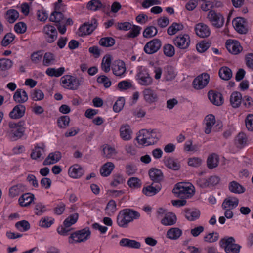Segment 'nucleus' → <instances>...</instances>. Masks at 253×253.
I'll list each match as a JSON object with an SVG mask.
<instances>
[{
  "label": "nucleus",
  "mask_w": 253,
  "mask_h": 253,
  "mask_svg": "<svg viewBox=\"0 0 253 253\" xmlns=\"http://www.w3.org/2000/svg\"><path fill=\"white\" fill-rule=\"evenodd\" d=\"M139 217L140 214L137 211L130 209H124L118 213L117 223L120 227L126 228L129 223L134 219H138Z\"/></svg>",
  "instance_id": "obj_1"
},
{
  "label": "nucleus",
  "mask_w": 253,
  "mask_h": 253,
  "mask_svg": "<svg viewBox=\"0 0 253 253\" xmlns=\"http://www.w3.org/2000/svg\"><path fill=\"white\" fill-rule=\"evenodd\" d=\"M137 142L143 145L149 146L156 143L159 140V137L155 129H142L136 137Z\"/></svg>",
  "instance_id": "obj_2"
},
{
  "label": "nucleus",
  "mask_w": 253,
  "mask_h": 253,
  "mask_svg": "<svg viewBox=\"0 0 253 253\" xmlns=\"http://www.w3.org/2000/svg\"><path fill=\"white\" fill-rule=\"evenodd\" d=\"M83 82L82 78L78 79L75 77L69 75H66L60 79L62 86L67 89L76 90Z\"/></svg>",
  "instance_id": "obj_3"
},
{
  "label": "nucleus",
  "mask_w": 253,
  "mask_h": 253,
  "mask_svg": "<svg viewBox=\"0 0 253 253\" xmlns=\"http://www.w3.org/2000/svg\"><path fill=\"white\" fill-rule=\"evenodd\" d=\"M220 247L224 249L226 253H239L241 246L235 244L233 237H225L219 241Z\"/></svg>",
  "instance_id": "obj_4"
},
{
  "label": "nucleus",
  "mask_w": 253,
  "mask_h": 253,
  "mask_svg": "<svg viewBox=\"0 0 253 253\" xmlns=\"http://www.w3.org/2000/svg\"><path fill=\"white\" fill-rule=\"evenodd\" d=\"M172 192L180 198L187 199L191 197L193 194V190L183 183H178L175 185Z\"/></svg>",
  "instance_id": "obj_5"
},
{
  "label": "nucleus",
  "mask_w": 253,
  "mask_h": 253,
  "mask_svg": "<svg viewBox=\"0 0 253 253\" xmlns=\"http://www.w3.org/2000/svg\"><path fill=\"white\" fill-rule=\"evenodd\" d=\"M98 22L95 18H92L88 22L84 23L78 30V34L81 37H84L91 34L97 27Z\"/></svg>",
  "instance_id": "obj_6"
},
{
  "label": "nucleus",
  "mask_w": 253,
  "mask_h": 253,
  "mask_svg": "<svg viewBox=\"0 0 253 253\" xmlns=\"http://www.w3.org/2000/svg\"><path fill=\"white\" fill-rule=\"evenodd\" d=\"M207 18L211 25L216 28H220L224 25V18L223 16L214 10H210L207 14Z\"/></svg>",
  "instance_id": "obj_7"
},
{
  "label": "nucleus",
  "mask_w": 253,
  "mask_h": 253,
  "mask_svg": "<svg viewBox=\"0 0 253 253\" xmlns=\"http://www.w3.org/2000/svg\"><path fill=\"white\" fill-rule=\"evenodd\" d=\"M174 45L180 49H187L190 44V38L188 34H180L173 40Z\"/></svg>",
  "instance_id": "obj_8"
},
{
  "label": "nucleus",
  "mask_w": 253,
  "mask_h": 253,
  "mask_svg": "<svg viewBox=\"0 0 253 253\" xmlns=\"http://www.w3.org/2000/svg\"><path fill=\"white\" fill-rule=\"evenodd\" d=\"M162 42L158 39H154L148 42L144 47V52L148 54L157 52L161 48Z\"/></svg>",
  "instance_id": "obj_9"
},
{
  "label": "nucleus",
  "mask_w": 253,
  "mask_h": 253,
  "mask_svg": "<svg viewBox=\"0 0 253 253\" xmlns=\"http://www.w3.org/2000/svg\"><path fill=\"white\" fill-rule=\"evenodd\" d=\"M210 76L207 73H203L194 79L192 84L196 89L204 88L209 82Z\"/></svg>",
  "instance_id": "obj_10"
},
{
  "label": "nucleus",
  "mask_w": 253,
  "mask_h": 253,
  "mask_svg": "<svg viewBox=\"0 0 253 253\" xmlns=\"http://www.w3.org/2000/svg\"><path fill=\"white\" fill-rule=\"evenodd\" d=\"M90 235V231L88 228H85L71 234V238L75 242H84L87 240Z\"/></svg>",
  "instance_id": "obj_11"
},
{
  "label": "nucleus",
  "mask_w": 253,
  "mask_h": 253,
  "mask_svg": "<svg viewBox=\"0 0 253 253\" xmlns=\"http://www.w3.org/2000/svg\"><path fill=\"white\" fill-rule=\"evenodd\" d=\"M136 77L138 83L141 85L148 86L151 85L153 82V79L146 69L140 70Z\"/></svg>",
  "instance_id": "obj_12"
},
{
  "label": "nucleus",
  "mask_w": 253,
  "mask_h": 253,
  "mask_svg": "<svg viewBox=\"0 0 253 253\" xmlns=\"http://www.w3.org/2000/svg\"><path fill=\"white\" fill-rule=\"evenodd\" d=\"M194 30L196 35L202 38L208 37L211 34V30L209 26L203 23L196 24Z\"/></svg>",
  "instance_id": "obj_13"
},
{
  "label": "nucleus",
  "mask_w": 253,
  "mask_h": 253,
  "mask_svg": "<svg viewBox=\"0 0 253 253\" xmlns=\"http://www.w3.org/2000/svg\"><path fill=\"white\" fill-rule=\"evenodd\" d=\"M112 70L115 76L122 77L126 71L125 62L121 60L115 61L112 64Z\"/></svg>",
  "instance_id": "obj_14"
},
{
  "label": "nucleus",
  "mask_w": 253,
  "mask_h": 253,
  "mask_svg": "<svg viewBox=\"0 0 253 253\" xmlns=\"http://www.w3.org/2000/svg\"><path fill=\"white\" fill-rule=\"evenodd\" d=\"M246 20L242 17H237L233 21V24L236 31L241 34H246L248 28L246 27Z\"/></svg>",
  "instance_id": "obj_15"
},
{
  "label": "nucleus",
  "mask_w": 253,
  "mask_h": 253,
  "mask_svg": "<svg viewBox=\"0 0 253 253\" xmlns=\"http://www.w3.org/2000/svg\"><path fill=\"white\" fill-rule=\"evenodd\" d=\"M25 106L22 104H18L14 107L9 113V116L12 119H18L22 118L25 114Z\"/></svg>",
  "instance_id": "obj_16"
},
{
  "label": "nucleus",
  "mask_w": 253,
  "mask_h": 253,
  "mask_svg": "<svg viewBox=\"0 0 253 253\" xmlns=\"http://www.w3.org/2000/svg\"><path fill=\"white\" fill-rule=\"evenodd\" d=\"M142 93L145 101L149 104L155 102L158 99V96L156 91L151 88H145Z\"/></svg>",
  "instance_id": "obj_17"
},
{
  "label": "nucleus",
  "mask_w": 253,
  "mask_h": 253,
  "mask_svg": "<svg viewBox=\"0 0 253 253\" xmlns=\"http://www.w3.org/2000/svg\"><path fill=\"white\" fill-rule=\"evenodd\" d=\"M226 48L231 53L236 55L242 50L239 42L236 40H228L226 42Z\"/></svg>",
  "instance_id": "obj_18"
},
{
  "label": "nucleus",
  "mask_w": 253,
  "mask_h": 253,
  "mask_svg": "<svg viewBox=\"0 0 253 253\" xmlns=\"http://www.w3.org/2000/svg\"><path fill=\"white\" fill-rule=\"evenodd\" d=\"M163 162L166 167L173 170H178L181 167L178 160L172 157H165Z\"/></svg>",
  "instance_id": "obj_19"
},
{
  "label": "nucleus",
  "mask_w": 253,
  "mask_h": 253,
  "mask_svg": "<svg viewBox=\"0 0 253 253\" xmlns=\"http://www.w3.org/2000/svg\"><path fill=\"white\" fill-rule=\"evenodd\" d=\"M208 97L210 101L216 106H220L223 103V98L220 92L211 90L208 92Z\"/></svg>",
  "instance_id": "obj_20"
},
{
  "label": "nucleus",
  "mask_w": 253,
  "mask_h": 253,
  "mask_svg": "<svg viewBox=\"0 0 253 253\" xmlns=\"http://www.w3.org/2000/svg\"><path fill=\"white\" fill-rule=\"evenodd\" d=\"M28 99L26 91L22 89H18L13 95V100L19 104L26 102Z\"/></svg>",
  "instance_id": "obj_21"
},
{
  "label": "nucleus",
  "mask_w": 253,
  "mask_h": 253,
  "mask_svg": "<svg viewBox=\"0 0 253 253\" xmlns=\"http://www.w3.org/2000/svg\"><path fill=\"white\" fill-rule=\"evenodd\" d=\"M153 184L152 183L150 185L143 187L142 190L143 194L147 196H152L158 193L161 189V185L157 184L153 186Z\"/></svg>",
  "instance_id": "obj_22"
},
{
  "label": "nucleus",
  "mask_w": 253,
  "mask_h": 253,
  "mask_svg": "<svg viewBox=\"0 0 253 253\" xmlns=\"http://www.w3.org/2000/svg\"><path fill=\"white\" fill-rule=\"evenodd\" d=\"M149 175L150 179L156 183H159L164 178L162 171L156 168H151L149 171Z\"/></svg>",
  "instance_id": "obj_23"
},
{
  "label": "nucleus",
  "mask_w": 253,
  "mask_h": 253,
  "mask_svg": "<svg viewBox=\"0 0 253 253\" xmlns=\"http://www.w3.org/2000/svg\"><path fill=\"white\" fill-rule=\"evenodd\" d=\"M239 203L238 198L234 197H228L226 198L222 204V208L223 209H233L236 208Z\"/></svg>",
  "instance_id": "obj_24"
},
{
  "label": "nucleus",
  "mask_w": 253,
  "mask_h": 253,
  "mask_svg": "<svg viewBox=\"0 0 253 253\" xmlns=\"http://www.w3.org/2000/svg\"><path fill=\"white\" fill-rule=\"evenodd\" d=\"M176 220L177 218L175 214L169 212L165 214V216L161 220V223L165 226H171L176 223Z\"/></svg>",
  "instance_id": "obj_25"
},
{
  "label": "nucleus",
  "mask_w": 253,
  "mask_h": 253,
  "mask_svg": "<svg viewBox=\"0 0 253 253\" xmlns=\"http://www.w3.org/2000/svg\"><path fill=\"white\" fill-rule=\"evenodd\" d=\"M64 19V15L62 13L59 11V5L55 4V10L53 12L50 16L49 20L50 21L54 22L56 24H60Z\"/></svg>",
  "instance_id": "obj_26"
},
{
  "label": "nucleus",
  "mask_w": 253,
  "mask_h": 253,
  "mask_svg": "<svg viewBox=\"0 0 253 253\" xmlns=\"http://www.w3.org/2000/svg\"><path fill=\"white\" fill-rule=\"evenodd\" d=\"M119 244L121 246L135 249H139L141 246V244L140 242L127 238L122 239L120 240Z\"/></svg>",
  "instance_id": "obj_27"
},
{
  "label": "nucleus",
  "mask_w": 253,
  "mask_h": 253,
  "mask_svg": "<svg viewBox=\"0 0 253 253\" xmlns=\"http://www.w3.org/2000/svg\"><path fill=\"white\" fill-rule=\"evenodd\" d=\"M242 96L241 93L238 91H234L231 94L230 102L233 108L239 107L242 102Z\"/></svg>",
  "instance_id": "obj_28"
},
{
  "label": "nucleus",
  "mask_w": 253,
  "mask_h": 253,
  "mask_svg": "<svg viewBox=\"0 0 253 253\" xmlns=\"http://www.w3.org/2000/svg\"><path fill=\"white\" fill-rule=\"evenodd\" d=\"M120 136L124 140H129L131 138L132 131L128 125L121 126L120 128Z\"/></svg>",
  "instance_id": "obj_29"
},
{
  "label": "nucleus",
  "mask_w": 253,
  "mask_h": 253,
  "mask_svg": "<svg viewBox=\"0 0 253 253\" xmlns=\"http://www.w3.org/2000/svg\"><path fill=\"white\" fill-rule=\"evenodd\" d=\"M219 160V157L217 154L212 153L210 155L207 160L208 168L210 169H212L217 167L218 165Z\"/></svg>",
  "instance_id": "obj_30"
},
{
  "label": "nucleus",
  "mask_w": 253,
  "mask_h": 253,
  "mask_svg": "<svg viewBox=\"0 0 253 253\" xmlns=\"http://www.w3.org/2000/svg\"><path fill=\"white\" fill-rule=\"evenodd\" d=\"M68 172L71 177L74 178H78L83 175L84 170L81 166L76 165L73 167L70 168Z\"/></svg>",
  "instance_id": "obj_31"
},
{
  "label": "nucleus",
  "mask_w": 253,
  "mask_h": 253,
  "mask_svg": "<svg viewBox=\"0 0 253 253\" xmlns=\"http://www.w3.org/2000/svg\"><path fill=\"white\" fill-rule=\"evenodd\" d=\"M25 188L22 184L19 183L10 187L9 190V196L14 198L23 192Z\"/></svg>",
  "instance_id": "obj_32"
},
{
  "label": "nucleus",
  "mask_w": 253,
  "mask_h": 253,
  "mask_svg": "<svg viewBox=\"0 0 253 253\" xmlns=\"http://www.w3.org/2000/svg\"><path fill=\"white\" fill-rule=\"evenodd\" d=\"M34 196L31 193H25L19 198V204L21 206L26 207L29 206L34 200Z\"/></svg>",
  "instance_id": "obj_33"
},
{
  "label": "nucleus",
  "mask_w": 253,
  "mask_h": 253,
  "mask_svg": "<svg viewBox=\"0 0 253 253\" xmlns=\"http://www.w3.org/2000/svg\"><path fill=\"white\" fill-rule=\"evenodd\" d=\"M200 215V212L197 209L185 210V217L189 221H194L198 219Z\"/></svg>",
  "instance_id": "obj_34"
},
{
  "label": "nucleus",
  "mask_w": 253,
  "mask_h": 253,
  "mask_svg": "<svg viewBox=\"0 0 253 253\" xmlns=\"http://www.w3.org/2000/svg\"><path fill=\"white\" fill-rule=\"evenodd\" d=\"M115 166L112 162H107L100 168V174L103 177L109 176L114 169Z\"/></svg>",
  "instance_id": "obj_35"
},
{
  "label": "nucleus",
  "mask_w": 253,
  "mask_h": 253,
  "mask_svg": "<svg viewBox=\"0 0 253 253\" xmlns=\"http://www.w3.org/2000/svg\"><path fill=\"white\" fill-rule=\"evenodd\" d=\"M206 127L205 132L206 134L211 133L213 125L215 123V117L212 114L207 115L205 119Z\"/></svg>",
  "instance_id": "obj_36"
},
{
  "label": "nucleus",
  "mask_w": 253,
  "mask_h": 253,
  "mask_svg": "<svg viewBox=\"0 0 253 253\" xmlns=\"http://www.w3.org/2000/svg\"><path fill=\"white\" fill-rule=\"evenodd\" d=\"M19 16V12L16 10L12 9L8 10L6 12L4 17L9 23H13L18 18Z\"/></svg>",
  "instance_id": "obj_37"
},
{
  "label": "nucleus",
  "mask_w": 253,
  "mask_h": 253,
  "mask_svg": "<svg viewBox=\"0 0 253 253\" xmlns=\"http://www.w3.org/2000/svg\"><path fill=\"white\" fill-rule=\"evenodd\" d=\"M181 229L177 227H172L169 229L167 232V237L171 240H177L182 235Z\"/></svg>",
  "instance_id": "obj_38"
},
{
  "label": "nucleus",
  "mask_w": 253,
  "mask_h": 253,
  "mask_svg": "<svg viewBox=\"0 0 253 253\" xmlns=\"http://www.w3.org/2000/svg\"><path fill=\"white\" fill-rule=\"evenodd\" d=\"M229 190L234 193H243L245 192V188L235 181H231L228 186Z\"/></svg>",
  "instance_id": "obj_39"
},
{
  "label": "nucleus",
  "mask_w": 253,
  "mask_h": 253,
  "mask_svg": "<svg viewBox=\"0 0 253 253\" xmlns=\"http://www.w3.org/2000/svg\"><path fill=\"white\" fill-rule=\"evenodd\" d=\"M219 76L223 80L228 81L232 77V72L228 67H222L219 70Z\"/></svg>",
  "instance_id": "obj_40"
},
{
  "label": "nucleus",
  "mask_w": 253,
  "mask_h": 253,
  "mask_svg": "<svg viewBox=\"0 0 253 253\" xmlns=\"http://www.w3.org/2000/svg\"><path fill=\"white\" fill-rule=\"evenodd\" d=\"M247 142L246 135L243 132H240L235 139V143L238 148H242L246 145Z\"/></svg>",
  "instance_id": "obj_41"
},
{
  "label": "nucleus",
  "mask_w": 253,
  "mask_h": 253,
  "mask_svg": "<svg viewBox=\"0 0 253 253\" xmlns=\"http://www.w3.org/2000/svg\"><path fill=\"white\" fill-rule=\"evenodd\" d=\"M158 33L156 27L150 26L147 27L143 32V36L145 38H151L155 36Z\"/></svg>",
  "instance_id": "obj_42"
},
{
  "label": "nucleus",
  "mask_w": 253,
  "mask_h": 253,
  "mask_svg": "<svg viewBox=\"0 0 253 253\" xmlns=\"http://www.w3.org/2000/svg\"><path fill=\"white\" fill-rule=\"evenodd\" d=\"M184 26L181 23H173L167 29V33L169 35H173L178 31L183 30Z\"/></svg>",
  "instance_id": "obj_43"
},
{
  "label": "nucleus",
  "mask_w": 253,
  "mask_h": 253,
  "mask_svg": "<svg viewBox=\"0 0 253 253\" xmlns=\"http://www.w3.org/2000/svg\"><path fill=\"white\" fill-rule=\"evenodd\" d=\"M164 75L167 81H171L174 79L176 74L173 67L167 65L164 68Z\"/></svg>",
  "instance_id": "obj_44"
},
{
  "label": "nucleus",
  "mask_w": 253,
  "mask_h": 253,
  "mask_svg": "<svg viewBox=\"0 0 253 253\" xmlns=\"http://www.w3.org/2000/svg\"><path fill=\"white\" fill-rule=\"evenodd\" d=\"M115 39L111 37L102 38L99 41V44L105 47L113 46L115 44Z\"/></svg>",
  "instance_id": "obj_45"
},
{
  "label": "nucleus",
  "mask_w": 253,
  "mask_h": 253,
  "mask_svg": "<svg viewBox=\"0 0 253 253\" xmlns=\"http://www.w3.org/2000/svg\"><path fill=\"white\" fill-rule=\"evenodd\" d=\"M111 56L110 55H105L102 59L101 68L105 72H109L110 70Z\"/></svg>",
  "instance_id": "obj_46"
},
{
  "label": "nucleus",
  "mask_w": 253,
  "mask_h": 253,
  "mask_svg": "<svg viewBox=\"0 0 253 253\" xmlns=\"http://www.w3.org/2000/svg\"><path fill=\"white\" fill-rule=\"evenodd\" d=\"M105 210L107 215L111 216L114 214L117 210L115 201L110 200L107 203Z\"/></svg>",
  "instance_id": "obj_47"
},
{
  "label": "nucleus",
  "mask_w": 253,
  "mask_h": 253,
  "mask_svg": "<svg viewBox=\"0 0 253 253\" xmlns=\"http://www.w3.org/2000/svg\"><path fill=\"white\" fill-rule=\"evenodd\" d=\"M61 153L59 151L49 153L48 154V165L56 163L61 159Z\"/></svg>",
  "instance_id": "obj_48"
},
{
  "label": "nucleus",
  "mask_w": 253,
  "mask_h": 253,
  "mask_svg": "<svg viewBox=\"0 0 253 253\" xmlns=\"http://www.w3.org/2000/svg\"><path fill=\"white\" fill-rule=\"evenodd\" d=\"M65 72V68L61 67L58 69L48 68V76L58 77L62 75Z\"/></svg>",
  "instance_id": "obj_49"
},
{
  "label": "nucleus",
  "mask_w": 253,
  "mask_h": 253,
  "mask_svg": "<svg viewBox=\"0 0 253 253\" xmlns=\"http://www.w3.org/2000/svg\"><path fill=\"white\" fill-rule=\"evenodd\" d=\"M15 227L21 232H25L30 228V224L27 221L23 220L17 222Z\"/></svg>",
  "instance_id": "obj_50"
},
{
  "label": "nucleus",
  "mask_w": 253,
  "mask_h": 253,
  "mask_svg": "<svg viewBox=\"0 0 253 253\" xmlns=\"http://www.w3.org/2000/svg\"><path fill=\"white\" fill-rule=\"evenodd\" d=\"M103 6V4L99 0H92L87 5V8L91 10L96 11Z\"/></svg>",
  "instance_id": "obj_51"
},
{
  "label": "nucleus",
  "mask_w": 253,
  "mask_h": 253,
  "mask_svg": "<svg viewBox=\"0 0 253 253\" xmlns=\"http://www.w3.org/2000/svg\"><path fill=\"white\" fill-rule=\"evenodd\" d=\"M163 51L164 54L169 57H171L174 56L175 54L174 47L170 44H166L164 45Z\"/></svg>",
  "instance_id": "obj_52"
},
{
  "label": "nucleus",
  "mask_w": 253,
  "mask_h": 253,
  "mask_svg": "<svg viewBox=\"0 0 253 253\" xmlns=\"http://www.w3.org/2000/svg\"><path fill=\"white\" fill-rule=\"evenodd\" d=\"M25 131V127L23 125L18 126L15 130H13L11 131V137L14 140L20 138L24 134Z\"/></svg>",
  "instance_id": "obj_53"
},
{
  "label": "nucleus",
  "mask_w": 253,
  "mask_h": 253,
  "mask_svg": "<svg viewBox=\"0 0 253 253\" xmlns=\"http://www.w3.org/2000/svg\"><path fill=\"white\" fill-rule=\"evenodd\" d=\"M13 65V62L7 58L0 59V71H5L10 69Z\"/></svg>",
  "instance_id": "obj_54"
},
{
  "label": "nucleus",
  "mask_w": 253,
  "mask_h": 253,
  "mask_svg": "<svg viewBox=\"0 0 253 253\" xmlns=\"http://www.w3.org/2000/svg\"><path fill=\"white\" fill-rule=\"evenodd\" d=\"M79 217V214L77 213L72 214L69 216L64 221V225H67V227H70L74 224Z\"/></svg>",
  "instance_id": "obj_55"
},
{
  "label": "nucleus",
  "mask_w": 253,
  "mask_h": 253,
  "mask_svg": "<svg viewBox=\"0 0 253 253\" xmlns=\"http://www.w3.org/2000/svg\"><path fill=\"white\" fill-rule=\"evenodd\" d=\"M31 98L34 101L42 100L44 97L43 92L39 89L33 90L30 93Z\"/></svg>",
  "instance_id": "obj_56"
},
{
  "label": "nucleus",
  "mask_w": 253,
  "mask_h": 253,
  "mask_svg": "<svg viewBox=\"0 0 253 253\" xmlns=\"http://www.w3.org/2000/svg\"><path fill=\"white\" fill-rule=\"evenodd\" d=\"M70 118L68 116H62L58 119L57 123L59 127L66 128L69 126Z\"/></svg>",
  "instance_id": "obj_57"
},
{
  "label": "nucleus",
  "mask_w": 253,
  "mask_h": 253,
  "mask_svg": "<svg viewBox=\"0 0 253 253\" xmlns=\"http://www.w3.org/2000/svg\"><path fill=\"white\" fill-rule=\"evenodd\" d=\"M211 43L206 41H202L196 45V48L199 52H205L210 46Z\"/></svg>",
  "instance_id": "obj_58"
},
{
  "label": "nucleus",
  "mask_w": 253,
  "mask_h": 253,
  "mask_svg": "<svg viewBox=\"0 0 253 253\" xmlns=\"http://www.w3.org/2000/svg\"><path fill=\"white\" fill-rule=\"evenodd\" d=\"M15 35L11 33H7L1 41V43L3 46H6L9 45L15 39Z\"/></svg>",
  "instance_id": "obj_59"
},
{
  "label": "nucleus",
  "mask_w": 253,
  "mask_h": 253,
  "mask_svg": "<svg viewBox=\"0 0 253 253\" xmlns=\"http://www.w3.org/2000/svg\"><path fill=\"white\" fill-rule=\"evenodd\" d=\"M141 184L140 179L135 177L130 178L127 181V184L131 188H139L141 187Z\"/></svg>",
  "instance_id": "obj_60"
},
{
  "label": "nucleus",
  "mask_w": 253,
  "mask_h": 253,
  "mask_svg": "<svg viewBox=\"0 0 253 253\" xmlns=\"http://www.w3.org/2000/svg\"><path fill=\"white\" fill-rule=\"evenodd\" d=\"M125 100L124 97H119L116 101L113 107V109L115 112H119L123 108Z\"/></svg>",
  "instance_id": "obj_61"
},
{
  "label": "nucleus",
  "mask_w": 253,
  "mask_h": 253,
  "mask_svg": "<svg viewBox=\"0 0 253 253\" xmlns=\"http://www.w3.org/2000/svg\"><path fill=\"white\" fill-rule=\"evenodd\" d=\"M219 238L218 233L217 232H212L209 233L204 237L205 242L209 243H213L218 240Z\"/></svg>",
  "instance_id": "obj_62"
},
{
  "label": "nucleus",
  "mask_w": 253,
  "mask_h": 253,
  "mask_svg": "<svg viewBox=\"0 0 253 253\" xmlns=\"http://www.w3.org/2000/svg\"><path fill=\"white\" fill-rule=\"evenodd\" d=\"M141 29L140 26L134 25L131 30L126 35V37L128 38H135L140 34Z\"/></svg>",
  "instance_id": "obj_63"
},
{
  "label": "nucleus",
  "mask_w": 253,
  "mask_h": 253,
  "mask_svg": "<svg viewBox=\"0 0 253 253\" xmlns=\"http://www.w3.org/2000/svg\"><path fill=\"white\" fill-rule=\"evenodd\" d=\"M97 82L99 84H102L105 88L109 87L111 85L110 79L105 75H101L97 79Z\"/></svg>",
  "instance_id": "obj_64"
}]
</instances>
